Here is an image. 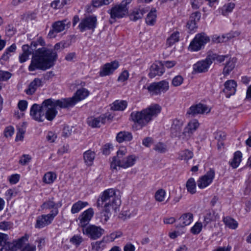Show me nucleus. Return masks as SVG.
<instances>
[{
  "label": "nucleus",
  "mask_w": 251,
  "mask_h": 251,
  "mask_svg": "<svg viewBox=\"0 0 251 251\" xmlns=\"http://www.w3.org/2000/svg\"><path fill=\"white\" fill-rule=\"evenodd\" d=\"M82 232L91 239L96 240L101 236L104 230L100 226L91 225L83 228Z\"/></svg>",
  "instance_id": "nucleus-10"
},
{
  "label": "nucleus",
  "mask_w": 251,
  "mask_h": 251,
  "mask_svg": "<svg viewBox=\"0 0 251 251\" xmlns=\"http://www.w3.org/2000/svg\"><path fill=\"white\" fill-rule=\"evenodd\" d=\"M235 61L234 58L229 60L227 62H226L223 69V74L224 75H228L230 72L233 70L235 67Z\"/></svg>",
  "instance_id": "nucleus-43"
},
{
  "label": "nucleus",
  "mask_w": 251,
  "mask_h": 251,
  "mask_svg": "<svg viewBox=\"0 0 251 251\" xmlns=\"http://www.w3.org/2000/svg\"><path fill=\"white\" fill-rule=\"evenodd\" d=\"M106 120V118L104 116H100L97 118L91 117L88 119L87 123L92 127H99L101 124L105 123Z\"/></svg>",
  "instance_id": "nucleus-25"
},
{
  "label": "nucleus",
  "mask_w": 251,
  "mask_h": 251,
  "mask_svg": "<svg viewBox=\"0 0 251 251\" xmlns=\"http://www.w3.org/2000/svg\"><path fill=\"white\" fill-rule=\"evenodd\" d=\"M199 126V123L197 120H194L190 122L182 133L181 137L182 138V140H188L193 132L198 128Z\"/></svg>",
  "instance_id": "nucleus-18"
},
{
  "label": "nucleus",
  "mask_w": 251,
  "mask_h": 251,
  "mask_svg": "<svg viewBox=\"0 0 251 251\" xmlns=\"http://www.w3.org/2000/svg\"><path fill=\"white\" fill-rule=\"evenodd\" d=\"M19 109L22 111H24L27 106V102L25 100H20L18 104Z\"/></svg>",
  "instance_id": "nucleus-63"
},
{
  "label": "nucleus",
  "mask_w": 251,
  "mask_h": 251,
  "mask_svg": "<svg viewBox=\"0 0 251 251\" xmlns=\"http://www.w3.org/2000/svg\"><path fill=\"white\" fill-rule=\"evenodd\" d=\"M92 249L94 251H101L104 246L105 244L103 239L101 241H96L91 243Z\"/></svg>",
  "instance_id": "nucleus-47"
},
{
  "label": "nucleus",
  "mask_w": 251,
  "mask_h": 251,
  "mask_svg": "<svg viewBox=\"0 0 251 251\" xmlns=\"http://www.w3.org/2000/svg\"><path fill=\"white\" fill-rule=\"evenodd\" d=\"M14 132V128L12 126L6 127L4 131V136L6 137H11Z\"/></svg>",
  "instance_id": "nucleus-59"
},
{
  "label": "nucleus",
  "mask_w": 251,
  "mask_h": 251,
  "mask_svg": "<svg viewBox=\"0 0 251 251\" xmlns=\"http://www.w3.org/2000/svg\"><path fill=\"white\" fill-rule=\"evenodd\" d=\"M42 85L41 79L38 78H35L29 84L28 88L25 90L26 94L31 95L36 91L37 89Z\"/></svg>",
  "instance_id": "nucleus-28"
},
{
  "label": "nucleus",
  "mask_w": 251,
  "mask_h": 251,
  "mask_svg": "<svg viewBox=\"0 0 251 251\" xmlns=\"http://www.w3.org/2000/svg\"><path fill=\"white\" fill-rule=\"evenodd\" d=\"M67 24L66 20L54 22L52 25V29L49 32L48 36L50 38L55 37L56 36L55 33H59L63 31Z\"/></svg>",
  "instance_id": "nucleus-21"
},
{
  "label": "nucleus",
  "mask_w": 251,
  "mask_h": 251,
  "mask_svg": "<svg viewBox=\"0 0 251 251\" xmlns=\"http://www.w3.org/2000/svg\"><path fill=\"white\" fill-rule=\"evenodd\" d=\"M132 0H124L120 4L115 5L109 10L108 12L110 15L111 19L110 23L112 24L116 19H120L127 15L128 13V5L131 3Z\"/></svg>",
  "instance_id": "nucleus-6"
},
{
  "label": "nucleus",
  "mask_w": 251,
  "mask_h": 251,
  "mask_svg": "<svg viewBox=\"0 0 251 251\" xmlns=\"http://www.w3.org/2000/svg\"><path fill=\"white\" fill-rule=\"evenodd\" d=\"M179 40V32L176 31L172 33L168 38L166 41V46L171 47Z\"/></svg>",
  "instance_id": "nucleus-34"
},
{
  "label": "nucleus",
  "mask_w": 251,
  "mask_h": 251,
  "mask_svg": "<svg viewBox=\"0 0 251 251\" xmlns=\"http://www.w3.org/2000/svg\"><path fill=\"white\" fill-rule=\"evenodd\" d=\"M123 235L122 231H116L110 234L109 235L104 237L103 239H105L107 242H112L115 239L121 237Z\"/></svg>",
  "instance_id": "nucleus-46"
},
{
  "label": "nucleus",
  "mask_w": 251,
  "mask_h": 251,
  "mask_svg": "<svg viewBox=\"0 0 251 251\" xmlns=\"http://www.w3.org/2000/svg\"><path fill=\"white\" fill-rule=\"evenodd\" d=\"M16 49V46L14 44H12L10 47L6 49L5 52L2 55L1 59L4 60H6L9 58L8 54L10 52H14Z\"/></svg>",
  "instance_id": "nucleus-51"
},
{
  "label": "nucleus",
  "mask_w": 251,
  "mask_h": 251,
  "mask_svg": "<svg viewBox=\"0 0 251 251\" xmlns=\"http://www.w3.org/2000/svg\"><path fill=\"white\" fill-rule=\"evenodd\" d=\"M72 2V0H55L51 3L50 6L56 9L62 8L66 5L70 4Z\"/></svg>",
  "instance_id": "nucleus-35"
},
{
  "label": "nucleus",
  "mask_w": 251,
  "mask_h": 251,
  "mask_svg": "<svg viewBox=\"0 0 251 251\" xmlns=\"http://www.w3.org/2000/svg\"><path fill=\"white\" fill-rule=\"evenodd\" d=\"M164 72V70L162 67V61L156 62L151 65L149 76L150 78H153L156 75H161Z\"/></svg>",
  "instance_id": "nucleus-22"
},
{
  "label": "nucleus",
  "mask_w": 251,
  "mask_h": 251,
  "mask_svg": "<svg viewBox=\"0 0 251 251\" xmlns=\"http://www.w3.org/2000/svg\"><path fill=\"white\" fill-rule=\"evenodd\" d=\"M71 242L73 244L78 246L83 241L82 237L78 235H74L71 239Z\"/></svg>",
  "instance_id": "nucleus-58"
},
{
  "label": "nucleus",
  "mask_w": 251,
  "mask_h": 251,
  "mask_svg": "<svg viewBox=\"0 0 251 251\" xmlns=\"http://www.w3.org/2000/svg\"><path fill=\"white\" fill-rule=\"evenodd\" d=\"M113 0H92V4L95 7H99L104 5H108Z\"/></svg>",
  "instance_id": "nucleus-48"
},
{
  "label": "nucleus",
  "mask_w": 251,
  "mask_h": 251,
  "mask_svg": "<svg viewBox=\"0 0 251 251\" xmlns=\"http://www.w3.org/2000/svg\"><path fill=\"white\" fill-rule=\"evenodd\" d=\"M25 130L24 128H18L16 140H22L24 138V135L25 134Z\"/></svg>",
  "instance_id": "nucleus-61"
},
{
  "label": "nucleus",
  "mask_w": 251,
  "mask_h": 251,
  "mask_svg": "<svg viewBox=\"0 0 251 251\" xmlns=\"http://www.w3.org/2000/svg\"><path fill=\"white\" fill-rule=\"evenodd\" d=\"M193 156V153L192 151L188 150H185L179 152L178 158L180 160L188 161L191 159Z\"/></svg>",
  "instance_id": "nucleus-44"
},
{
  "label": "nucleus",
  "mask_w": 251,
  "mask_h": 251,
  "mask_svg": "<svg viewBox=\"0 0 251 251\" xmlns=\"http://www.w3.org/2000/svg\"><path fill=\"white\" fill-rule=\"evenodd\" d=\"M218 218L219 216L215 212L212 211H206L204 215L203 221V225L204 227H205L212 222L216 221L217 219Z\"/></svg>",
  "instance_id": "nucleus-26"
},
{
  "label": "nucleus",
  "mask_w": 251,
  "mask_h": 251,
  "mask_svg": "<svg viewBox=\"0 0 251 251\" xmlns=\"http://www.w3.org/2000/svg\"><path fill=\"white\" fill-rule=\"evenodd\" d=\"M28 236L27 235H25L18 240L13 241V247L12 249L13 250H16L21 248L25 242L28 240Z\"/></svg>",
  "instance_id": "nucleus-40"
},
{
  "label": "nucleus",
  "mask_w": 251,
  "mask_h": 251,
  "mask_svg": "<svg viewBox=\"0 0 251 251\" xmlns=\"http://www.w3.org/2000/svg\"><path fill=\"white\" fill-rule=\"evenodd\" d=\"M46 45L45 42L43 38L40 37L37 39L36 41H33L31 43L30 47V50L33 52L32 54L35 52L37 46L40 45L41 46H45Z\"/></svg>",
  "instance_id": "nucleus-39"
},
{
  "label": "nucleus",
  "mask_w": 251,
  "mask_h": 251,
  "mask_svg": "<svg viewBox=\"0 0 251 251\" xmlns=\"http://www.w3.org/2000/svg\"><path fill=\"white\" fill-rule=\"evenodd\" d=\"M56 178V175L52 172H49L44 175L43 181L47 184H51Z\"/></svg>",
  "instance_id": "nucleus-41"
},
{
  "label": "nucleus",
  "mask_w": 251,
  "mask_h": 251,
  "mask_svg": "<svg viewBox=\"0 0 251 251\" xmlns=\"http://www.w3.org/2000/svg\"><path fill=\"white\" fill-rule=\"evenodd\" d=\"M111 107V109L115 111H123L127 107V103L126 100H116Z\"/></svg>",
  "instance_id": "nucleus-33"
},
{
  "label": "nucleus",
  "mask_w": 251,
  "mask_h": 251,
  "mask_svg": "<svg viewBox=\"0 0 251 251\" xmlns=\"http://www.w3.org/2000/svg\"><path fill=\"white\" fill-rule=\"evenodd\" d=\"M210 111V108L206 105L199 103L192 105L187 110L186 115L195 116L198 114H203L208 113Z\"/></svg>",
  "instance_id": "nucleus-13"
},
{
  "label": "nucleus",
  "mask_w": 251,
  "mask_h": 251,
  "mask_svg": "<svg viewBox=\"0 0 251 251\" xmlns=\"http://www.w3.org/2000/svg\"><path fill=\"white\" fill-rule=\"evenodd\" d=\"M60 48V43H58L54 45V50L46 47L38 49L33 53L30 64L28 66V70L45 71L54 66L57 58V54L55 50H59Z\"/></svg>",
  "instance_id": "nucleus-1"
},
{
  "label": "nucleus",
  "mask_w": 251,
  "mask_h": 251,
  "mask_svg": "<svg viewBox=\"0 0 251 251\" xmlns=\"http://www.w3.org/2000/svg\"><path fill=\"white\" fill-rule=\"evenodd\" d=\"M119 66V62L116 60L107 63L101 67L99 75L102 77L109 75L113 74Z\"/></svg>",
  "instance_id": "nucleus-16"
},
{
  "label": "nucleus",
  "mask_w": 251,
  "mask_h": 251,
  "mask_svg": "<svg viewBox=\"0 0 251 251\" xmlns=\"http://www.w3.org/2000/svg\"><path fill=\"white\" fill-rule=\"evenodd\" d=\"M154 150L159 152L164 153L166 151V147L163 143H158L155 145Z\"/></svg>",
  "instance_id": "nucleus-56"
},
{
  "label": "nucleus",
  "mask_w": 251,
  "mask_h": 251,
  "mask_svg": "<svg viewBox=\"0 0 251 251\" xmlns=\"http://www.w3.org/2000/svg\"><path fill=\"white\" fill-rule=\"evenodd\" d=\"M242 158V153L240 151H237L234 153V157L231 162V166L236 168L238 167L241 162Z\"/></svg>",
  "instance_id": "nucleus-45"
},
{
  "label": "nucleus",
  "mask_w": 251,
  "mask_h": 251,
  "mask_svg": "<svg viewBox=\"0 0 251 251\" xmlns=\"http://www.w3.org/2000/svg\"><path fill=\"white\" fill-rule=\"evenodd\" d=\"M136 160V157L134 155H130L127 157L117 160L116 162H111L110 167L112 170H117L118 166L126 169L133 166L135 163Z\"/></svg>",
  "instance_id": "nucleus-8"
},
{
  "label": "nucleus",
  "mask_w": 251,
  "mask_h": 251,
  "mask_svg": "<svg viewBox=\"0 0 251 251\" xmlns=\"http://www.w3.org/2000/svg\"><path fill=\"white\" fill-rule=\"evenodd\" d=\"M165 195V191L164 189H160L156 192L154 197L156 201L162 202L164 200Z\"/></svg>",
  "instance_id": "nucleus-49"
},
{
  "label": "nucleus",
  "mask_w": 251,
  "mask_h": 251,
  "mask_svg": "<svg viewBox=\"0 0 251 251\" xmlns=\"http://www.w3.org/2000/svg\"><path fill=\"white\" fill-rule=\"evenodd\" d=\"M223 222L227 227L233 229H236L238 225L236 221L229 217L224 218Z\"/></svg>",
  "instance_id": "nucleus-37"
},
{
  "label": "nucleus",
  "mask_w": 251,
  "mask_h": 251,
  "mask_svg": "<svg viewBox=\"0 0 251 251\" xmlns=\"http://www.w3.org/2000/svg\"><path fill=\"white\" fill-rule=\"evenodd\" d=\"M209 41L210 38L205 33L203 32L198 33L191 42L189 50L193 51L200 50Z\"/></svg>",
  "instance_id": "nucleus-7"
},
{
  "label": "nucleus",
  "mask_w": 251,
  "mask_h": 251,
  "mask_svg": "<svg viewBox=\"0 0 251 251\" xmlns=\"http://www.w3.org/2000/svg\"><path fill=\"white\" fill-rule=\"evenodd\" d=\"M211 64L212 62L208 59L207 56L204 60L198 61L193 65V71L195 73L206 72Z\"/></svg>",
  "instance_id": "nucleus-19"
},
{
  "label": "nucleus",
  "mask_w": 251,
  "mask_h": 251,
  "mask_svg": "<svg viewBox=\"0 0 251 251\" xmlns=\"http://www.w3.org/2000/svg\"><path fill=\"white\" fill-rule=\"evenodd\" d=\"M31 160V157L29 154H23L21 156L19 163L22 165L25 166Z\"/></svg>",
  "instance_id": "nucleus-53"
},
{
  "label": "nucleus",
  "mask_w": 251,
  "mask_h": 251,
  "mask_svg": "<svg viewBox=\"0 0 251 251\" xmlns=\"http://www.w3.org/2000/svg\"><path fill=\"white\" fill-rule=\"evenodd\" d=\"M201 16V13L200 12L197 11L191 14L189 19L191 20L192 21L198 22L200 20Z\"/></svg>",
  "instance_id": "nucleus-64"
},
{
  "label": "nucleus",
  "mask_w": 251,
  "mask_h": 251,
  "mask_svg": "<svg viewBox=\"0 0 251 251\" xmlns=\"http://www.w3.org/2000/svg\"><path fill=\"white\" fill-rule=\"evenodd\" d=\"M183 78L182 76L178 75L173 78L172 84L175 87H177L181 85L183 82Z\"/></svg>",
  "instance_id": "nucleus-52"
},
{
  "label": "nucleus",
  "mask_w": 251,
  "mask_h": 251,
  "mask_svg": "<svg viewBox=\"0 0 251 251\" xmlns=\"http://www.w3.org/2000/svg\"><path fill=\"white\" fill-rule=\"evenodd\" d=\"M225 88L223 92L226 94V98H229L231 96L235 94L237 84L233 80H228L224 84Z\"/></svg>",
  "instance_id": "nucleus-23"
},
{
  "label": "nucleus",
  "mask_w": 251,
  "mask_h": 251,
  "mask_svg": "<svg viewBox=\"0 0 251 251\" xmlns=\"http://www.w3.org/2000/svg\"><path fill=\"white\" fill-rule=\"evenodd\" d=\"M89 95V92L86 89H79L76 91L73 97L58 100L61 108L72 107L78 102L87 98Z\"/></svg>",
  "instance_id": "nucleus-5"
},
{
  "label": "nucleus",
  "mask_w": 251,
  "mask_h": 251,
  "mask_svg": "<svg viewBox=\"0 0 251 251\" xmlns=\"http://www.w3.org/2000/svg\"><path fill=\"white\" fill-rule=\"evenodd\" d=\"M88 205V203L87 201H78L73 204L71 210V213L73 214L77 213Z\"/></svg>",
  "instance_id": "nucleus-31"
},
{
  "label": "nucleus",
  "mask_w": 251,
  "mask_h": 251,
  "mask_svg": "<svg viewBox=\"0 0 251 251\" xmlns=\"http://www.w3.org/2000/svg\"><path fill=\"white\" fill-rule=\"evenodd\" d=\"M23 53L19 56V61L20 63H23L25 62L31 54H32V51L30 50V47L28 45H24L22 46Z\"/></svg>",
  "instance_id": "nucleus-30"
},
{
  "label": "nucleus",
  "mask_w": 251,
  "mask_h": 251,
  "mask_svg": "<svg viewBox=\"0 0 251 251\" xmlns=\"http://www.w3.org/2000/svg\"><path fill=\"white\" fill-rule=\"evenodd\" d=\"M183 123L181 120L177 119L174 120L171 127V133L173 137H178L179 139L182 140L181 133Z\"/></svg>",
  "instance_id": "nucleus-20"
},
{
  "label": "nucleus",
  "mask_w": 251,
  "mask_h": 251,
  "mask_svg": "<svg viewBox=\"0 0 251 251\" xmlns=\"http://www.w3.org/2000/svg\"><path fill=\"white\" fill-rule=\"evenodd\" d=\"M97 19L93 15H90L82 19L79 25L78 28L81 32L88 30H94L97 26Z\"/></svg>",
  "instance_id": "nucleus-9"
},
{
  "label": "nucleus",
  "mask_w": 251,
  "mask_h": 251,
  "mask_svg": "<svg viewBox=\"0 0 251 251\" xmlns=\"http://www.w3.org/2000/svg\"><path fill=\"white\" fill-rule=\"evenodd\" d=\"M161 110V107L157 104H151L141 111H134L131 113L130 119L135 125L143 128L147 126L156 118Z\"/></svg>",
  "instance_id": "nucleus-3"
},
{
  "label": "nucleus",
  "mask_w": 251,
  "mask_h": 251,
  "mask_svg": "<svg viewBox=\"0 0 251 251\" xmlns=\"http://www.w3.org/2000/svg\"><path fill=\"white\" fill-rule=\"evenodd\" d=\"M235 7V4L232 2L228 3L223 6L222 8V13L223 15H226V13L230 12L232 11Z\"/></svg>",
  "instance_id": "nucleus-50"
},
{
  "label": "nucleus",
  "mask_w": 251,
  "mask_h": 251,
  "mask_svg": "<svg viewBox=\"0 0 251 251\" xmlns=\"http://www.w3.org/2000/svg\"><path fill=\"white\" fill-rule=\"evenodd\" d=\"M94 213L93 209L92 208H89L82 212L78 217L79 226L83 228L87 226L93 217Z\"/></svg>",
  "instance_id": "nucleus-17"
},
{
  "label": "nucleus",
  "mask_w": 251,
  "mask_h": 251,
  "mask_svg": "<svg viewBox=\"0 0 251 251\" xmlns=\"http://www.w3.org/2000/svg\"><path fill=\"white\" fill-rule=\"evenodd\" d=\"M126 153V149H122L119 150L117 152V156L113 158L112 162H116L117 160L124 158V156Z\"/></svg>",
  "instance_id": "nucleus-55"
},
{
  "label": "nucleus",
  "mask_w": 251,
  "mask_h": 251,
  "mask_svg": "<svg viewBox=\"0 0 251 251\" xmlns=\"http://www.w3.org/2000/svg\"><path fill=\"white\" fill-rule=\"evenodd\" d=\"M57 107L61 108L58 100L46 99L41 105L33 104L30 108V115L33 119L39 122H43L45 119L51 121L57 114Z\"/></svg>",
  "instance_id": "nucleus-2"
},
{
  "label": "nucleus",
  "mask_w": 251,
  "mask_h": 251,
  "mask_svg": "<svg viewBox=\"0 0 251 251\" xmlns=\"http://www.w3.org/2000/svg\"><path fill=\"white\" fill-rule=\"evenodd\" d=\"M149 9L146 8H135L129 15L130 19L133 21H136L141 19L143 15L148 11Z\"/></svg>",
  "instance_id": "nucleus-27"
},
{
  "label": "nucleus",
  "mask_w": 251,
  "mask_h": 251,
  "mask_svg": "<svg viewBox=\"0 0 251 251\" xmlns=\"http://www.w3.org/2000/svg\"><path fill=\"white\" fill-rule=\"evenodd\" d=\"M186 187L188 192L191 194H194L196 192V183L194 179L192 177L190 178L187 181Z\"/></svg>",
  "instance_id": "nucleus-38"
},
{
  "label": "nucleus",
  "mask_w": 251,
  "mask_h": 251,
  "mask_svg": "<svg viewBox=\"0 0 251 251\" xmlns=\"http://www.w3.org/2000/svg\"><path fill=\"white\" fill-rule=\"evenodd\" d=\"M193 220V214L188 212L182 214L178 219V224L176 225L177 227H185L189 225Z\"/></svg>",
  "instance_id": "nucleus-24"
},
{
  "label": "nucleus",
  "mask_w": 251,
  "mask_h": 251,
  "mask_svg": "<svg viewBox=\"0 0 251 251\" xmlns=\"http://www.w3.org/2000/svg\"><path fill=\"white\" fill-rule=\"evenodd\" d=\"M169 85L168 81L162 80L158 82L151 83L148 87L147 89L149 92L152 93V95H158L161 92L165 93L168 90Z\"/></svg>",
  "instance_id": "nucleus-11"
},
{
  "label": "nucleus",
  "mask_w": 251,
  "mask_h": 251,
  "mask_svg": "<svg viewBox=\"0 0 251 251\" xmlns=\"http://www.w3.org/2000/svg\"><path fill=\"white\" fill-rule=\"evenodd\" d=\"M11 74L7 71H0V80L6 81L11 77Z\"/></svg>",
  "instance_id": "nucleus-57"
},
{
  "label": "nucleus",
  "mask_w": 251,
  "mask_h": 251,
  "mask_svg": "<svg viewBox=\"0 0 251 251\" xmlns=\"http://www.w3.org/2000/svg\"><path fill=\"white\" fill-rule=\"evenodd\" d=\"M132 139V135L131 133L126 131L119 132L116 136L117 141L119 143L130 141Z\"/></svg>",
  "instance_id": "nucleus-29"
},
{
  "label": "nucleus",
  "mask_w": 251,
  "mask_h": 251,
  "mask_svg": "<svg viewBox=\"0 0 251 251\" xmlns=\"http://www.w3.org/2000/svg\"><path fill=\"white\" fill-rule=\"evenodd\" d=\"M83 158L85 163L87 165L91 166L95 158V153L91 150H88L84 153Z\"/></svg>",
  "instance_id": "nucleus-32"
},
{
  "label": "nucleus",
  "mask_w": 251,
  "mask_h": 251,
  "mask_svg": "<svg viewBox=\"0 0 251 251\" xmlns=\"http://www.w3.org/2000/svg\"><path fill=\"white\" fill-rule=\"evenodd\" d=\"M215 176V171L210 169L204 176L201 177L197 182L199 188L203 189L210 185Z\"/></svg>",
  "instance_id": "nucleus-14"
},
{
  "label": "nucleus",
  "mask_w": 251,
  "mask_h": 251,
  "mask_svg": "<svg viewBox=\"0 0 251 251\" xmlns=\"http://www.w3.org/2000/svg\"><path fill=\"white\" fill-rule=\"evenodd\" d=\"M202 224L201 223L197 222L191 228V231L194 234H199L201 230Z\"/></svg>",
  "instance_id": "nucleus-54"
},
{
  "label": "nucleus",
  "mask_w": 251,
  "mask_h": 251,
  "mask_svg": "<svg viewBox=\"0 0 251 251\" xmlns=\"http://www.w3.org/2000/svg\"><path fill=\"white\" fill-rule=\"evenodd\" d=\"M207 56L208 59L211 61L212 63L215 61L219 63H221L225 60L226 58L228 57L227 55H220L213 53H209Z\"/></svg>",
  "instance_id": "nucleus-42"
},
{
  "label": "nucleus",
  "mask_w": 251,
  "mask_h": 251,
  "mask_svg": "<svg viewBox=\"0 0 251 251\" xmlns=\"http://www.w3.org/2000/svg\"><path fill=\"white\" fill-rule=\"evenodd\" d=\"M62 205L61 201L56 202L54 198L51 197L44 202L41 205V208L42 210L51 209L50 211H54L53 213H56L55 214V216H56L59 212L58 208L61 207Z\"/></svg>",
  "instance_id": "nucleus-15"
},
{
  "label": "nucleus",
  "mask_w": 251,
  "mask_h": 251,
  "mask_svg": "<svg viewBox=\"0 0 251 251\" xmlns=\"http://www.w3.org/2000/svg\"><path fill=\"white\" fill-rule=\"evenodd\" d=\"M98 206L103 205L104 220L107 221L112 211H117L121 204V201L116 196L115 190L108 189L105 190L98 200Z\"/></svg>",
  "instance_id": "nucleus-4"
},
{
  "label": "nucleus",
  "mask_w": 251,
  "mask_h": 251,
  "mask_svg": "<svg viewBox=\"0 0 251 251\" xmlns=\"http://www.w3.org/2000/svg\"><path fill=\"white\" fill-rule=\"evenodd\" d=\"M156 11L155 9H152L148 14L146 18V23L148 25H153L156 22Z\"/></svg>",
  "instance_id": "nucleus-36"
},
{
  "label": "nucleus",
  "mask_w": 251,
  "mask_h": 251,
  "mask_svg": "<svg viewBox=\"0 0 251 251\" xmlns=\"http://www.w3.org/2000/svg\"><path fill=\"white\" fill-rule=\"evenodd\" d=\"M54 211H50L48 214H43L37 217L35 227L37 228H42L50 225L55 217L56 213Z\"/></svg>",
  "instance_id": "nucleus-12"
},
{
  "label": "nucleus",
  "mask_w": 251,
  "mask_h": 251,
  "mask_svg": "<svg viewBox=\"0 0 251 251\" xmlns=\"http://www.w3.org/2000/svg\"><path fill=\"white\" fill-rule=\"evenodd\" d=\"M129 76L128 72L127 71H123L118 78L119 81L124 82L126 80Z\"/></svg>",
  "instance_id": "nucleus-62"
},
{
  "label": "nucleus",
  "mask_w": 251,
  "mask_h": 251,
  "mask_svg": "<svg viewBox=\"0 0 251 251\" xmlns=\"http://www.w3.org/2000/svg\"><path fill=\"white\" fill-rule=\"evenodd\" d=\"M112 150V145L109 143L106 144L102 147V153L105 155H109Z\"/></svg>",
  "instance_id": "nucleus-60"
}]
</instances>
